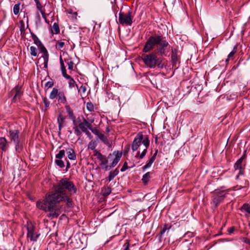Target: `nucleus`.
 I'll return each mask as SVG.
<instances>
[{
    "mask_svg": "<svg viewBox=\"0 0 250 250\" xmlns=\"http://www.w3.org/2000/svg\"><path fill=\"white\" fill-rule=\"evenodd\" d=\"M55 191L46 195L42 201L37 202L36 206L39 209L45 212L49 211V217L57 218L60 215L59 210L56 208V204L64 198H67V194L72 195L77 192V188L73 182L68 178L60 180L54 186Z\"/></svg>",
    "mask_w": 250,
    "mask_h": 250,
    "instance_id": "f257e3e1",
    "label": "nucleus"
},
{
    "mask_svg": "<svg viewBox=\"0 0 250 250\" xmlns=\"http://www.w3.org/2000/svg\"><path fill=\"white\" fill-rule=\"evenodd\" d=\"M169 48L170 45L166 37L157 35V55L167 56Z\"/></svg>",
    "mask_w": 250,
    "mask_h": 250,
    "instance_id": "f03ea898",
    "label": "nucleus"
},
{
    "mask_svg": "<svg viewBox=\"0 0 250 250\" xmlns=\"http://www.w3.org/2000/svg\"><path fill=\"white\" fill-rule=\"evenodd\" d=\"M226 190H215L212 193L210 204L214 208H216L222 203L227 195Z\"/></svg>",
    "mask_w": 250,
    "mask_h": 250,
    "instance_id": "7ed1b4c3",
    "label": "nucleus"
},
{
    "mask_svg": "<svg viewBox=\"0 0 250 250\" xmlns=\"http://www.w3.org/2000/svg\"><path fill=\"white\" fill-rule=\"evenodd\" d=\"M27 232V237L29 239L30 241L36 242L40 235V233L35 231V225L30 221L27 222L25 225Z\"/></svg>",
    "mask_w": 250,
    "mask_h": 250,
    "instance_id": "20e7f679",
    "label": "nucleus"
},
{
    "mask_svg": "<svg viewBox=\"0 0 250 250\" xmlns=\"http://www.w3.org/2000/svg\"><path fill=\"white\" fill-rule=\"evenodd\" d=\"M131 14V12L129 10L125 13L121 11L119 14V22L120 23L123 25H131L133 18Z\"/></svg>",
    "mask_w": 250,
    "mask_h": 250,
    "instance_id": "39448f33",
    "label": "nucleus"
},
{
    "mask_svg": "<svg viewBox=\"0 0 250 250\" xmlns=\"http://www.w3.org/2000/svg\"><path fill=\"white\" fill-rule=\"evenodd\" d=\"M142 59L145 64L150 67L154 68L156 65V54L153 53L152 54L142 55Z\"/></svg>",
    "mask_w": 250,
    "mask_h": 250,
    "instance_id": "423d86ee",
    "label": "nucleus"
},
{
    "mask_svg": "<svg viewBox=\"0 0 250 250\" xmlns=\"http://www.w3.org/2000/svg\"><path fill=\"white\" fill-rule=\"evenodd\" d=\"M144 139L142 133H139L137 134L132 144V149L133 151L137 150L138 147L140 146L141 143H143Z\"/></svg>",
    "mask_w": 250,
    "mask_h": 250,
    "instance_id": "0eeeda50",
    "label": "nucleus"
},
{
    "mask_svg": "<svg viewBox=\"0 0 250 250\" xmlns=\"http://www.w3.org/2000/svg\"><path fill=\"white\" fill-rule=\"evenodd\" d=\"M156 44V38L152 37L150 38L148 41L146 42L144 49L143 51L147 52L150 51L152 47Z\"/></svg>",
    "mask_w": 250,
    "mask_h": 250,
    "instance_id": "6e6552de",
    "label": "nucleus"
},
{
    "mask_svg": "<svg viewBox=\"0 0 250 250\" xmlns=\"http://www.w3.org/2000/svg\"><path fill=\"white\" fill-rule=\"evenodd\" d=\"M31 36L34 41V43L38 46L39 49H40L41 53L46 52L47 50L38 37L33 33H31Z\"/></svg>",
    "mask_w": 250,
    "mask_h": 250,
    "instance_id": "1a4fd4ad",
    "label": "nucleus"
},
{
    "mask_svg": "<svg viewBox=\"0 0 250 250\" xmlns=\"http://www.w3.org/2000/svg\"><path fill=\"white\" fill-rule=\"evenodd\" d=\"M19 131L17 129L9 130V137L11 141L14 142L15 144L20 143Z\"/></svg>",
    "mask_w": 250,
    "mask_h": 250,
    "instance_id": "9d476101",
    "label": "nucleus"
},
{
    "mask_svg": "<svg viewBox=\"0 0 250 250\" xmlns=\"http://www.w3.org/2000/svg\"><path fill=\"white\" fill-rule=\"evenodd\" d=\"M246 158V155L244 153L243 155L236 162L234 165V168L235 170H239V174H241V169L243 167V162Z\"/></svg>",
    "mask_w": 250,
    "mask_h": 250,
    "instance_id": "9b49d317",
    "label": "nucleus"
},
{
    "mask_svg": "<svg viewBox=\"0 0 250 250\" xmlns=\"http://www.w3.org/2000/svg\"><path fill=\"white\" fill-rule=\"evenodd\" d=\"M97 158L101 162V165L105 166L108 163V160L106 157L103 155L98 150H95V155Z\"/></svg>",
    "mask_w": 250,
    "mask_h": 250,
    "instance_id": "f8f14e48",
    "label": "nucleus"
},
{
    "mask_svg": "<svg viewBox=\"0 0 250 250\" xmlns=\"http://www.w3.org/2000/svg\"><path fill=\"white\" fill-rule=\"evenodd\" d=\"M171 57L172 62V65H176L179 60V57L178 56V52L176 49L172 48Z\"/></svg>",
    "mask_w": 250,
    "mask_h": 250,
    "instance_id": "ddd939ff",
    "label": "nucleus"
},
{
    "mask_svg": "<svg viewBox=\"0 0 250 250\" xmlns=\"http://www.w3.org/2000/svg\"><path fill=\"white\" fill-rule=\"evenodd\" d=\"M12 94H14V96L13 98V101L16 102L17 100L20 99L21 96V87L16 86L11 91Z\"/></svg>",
    "mask_w": 250,
    "mask_h": 250,
    "instance_id": "4468645a",
    "label": "nucleus"
},
{
    "mask_svg": "<svg viewBox=\"0 0 250 250\" xmlns=\"http://www.w3.org/2000/svg\"><path fill=\"white\" fill-rule=\"evenodd\" d=\"M143 144L144 146V148L142 153L140 155V158L141 159L143 158L145 156L146 152L147 147L149 146V141L147 137L145 138L144 139L143 141Z\"/></svg>",
    "mask_w": 250,
    "mask_h": 250,
    "instance_id": "2eb2a0df",
    "label": "nucleus"
},
{
    "mask_svg": "<svg viewBox=\"0 0 250 250\" xmlns=\"http://www.w3.org/2000/svg\"><path fill=\"white\" fill-rule=\"evenodd\" d=\"M113 154H115V158L114 159L112 163L111 164V165L110 166V167H114L118 164L122 155V153L119 152L118 151H114Z\"/></svg>",
    "mask_w": 250,
    "mask_h": 250,
    "instance_id": "dca6fc26",
    "label": "nucleus"
},
{
    "mask_svg": "<svg viewBox=\"0 0 250 250\" xmlns=\"http://www.w3.org/2000/svg\"><path fill=\"white\" fill-rule=\"evenodd\" d=\"M7 141L4 137L0 138V150L6 151L7 147Z\"/></svg>",
    "mask_w": 250,
    "mask_h": 250,
    "instance_id": "f3484780",
    "label": "nucleus"
},
{
    "mask_svg": "<svg viewBox=\"0 0 250 250\" xmlns=\"http://www.w3.org/2000/svg\"><path fill=\"white\" fill-rule=\"evenodd\" d=\"M66 152L69 159L74 160L76 159V154L72 148L70 147L66 148Z\"/></svg>",
    "mask_w": 250,
    "mask_h": 250,
    "instance_id": "a211bd4d",
    "label": "nucleus"
},
{
    "mask_svg": "<svg viewBox=\"0 0 250 250\" xmlns=\"http://www.w3.org/2000/svg\"><path fill=\"white\" fill-rule=\"evenodd\" d=\"M237 44H236L234 47H233V48L232 49V50L229 53V54L228 55V57H227V58L226 59V62L228 63H229V60H230V59H233V57L234 56V55L237 52Z\"/></svg>",
    "mask_w": 250,
    "mask_h": 250,
    "instance_id": "6ab92c4d",
    "label": "nucleus"
},
{
    "mask_svg": "<svg viewBox=\"0 0 250 250\" xmlns=\"http://www.w3.org/2000/svg\"><path fill=\"white\" fill-rule=\"evenodd\" d=\"M156 156V150L155 151V153H154L153 156L149 160V162L145 166H144V167L143 168V171H145L146 168L149 167L151 166L152 164L154 162V161L155 159Z\"/></svg>",
    "mask_w": 250,
    "mask_h": 250,
    "instance_id": "aec40b11",
    "label": "nucleus"
},
{
    "mask_svg": "<svg viewBox=\"0 0 250 250\" xmlns=\"http://www.w3.org/2000/svg\"><path fill=\"white\" fill-rule=\"evenodd\" d=\"M118 173L119 171L117 168H116L114 170L110 171L108 175L109 182H110L111 180H112L114 177L118 174Z\"/></svg>",
    "mask_w": 250,
    "mask_h": 250,
    "instance_id": "412c9836",
    "label": "nucleus"
},
{
    "mask_svg": "<svg viewBox=\"0 0 250 250\" xmlns=\"http://www.w3.org/2000/svg\"><path fill=\"white\" fill-rule=\"evenodd\" d=\"M42 53L43 54L42 57L43 58L44 60V67L47 68V63L49 60V55L47 51H46V52H43Z\"/></svg>",
    "mask_w": 250,
    "mask_h": 250,
    "instance_id": "4be33fe9",
    "label": "nucleus"
},
{
    "mask_svg": "<svg viewBox=\"0 0 250 250\" xmlns=\"http://www.w3.org/2000/svg\"><path fill=\"white\" fill-rule=\"evenodd\" d=\"M97 143L95 141H91L89 143L88 145V149L93 150L94 155H95V150H97L95 149Z\"/></svg>",
    "mask_w": 250,
    "mask_h": 250,
    "instance_id": "5701e85b",
    "label": "nucleus"
},
{
    "mask_svg": "<svg viewBox=\"0 0 250 250\" xmlns=\"http://www.w3.org/2000/svg\"><path fill=\"white\" fill-rule=\"evenodd\" d=\"M78 126L83 132L87 130L86 125V119L85 118H83V121L79 124Z\"/></svg>",
    "mask_w": 250,
    "mask_h": 250,
    "instance_id": "b1692460",
    "label": "nucleus"
},
{
    "mask_svg": "<svg viewBox=\"0 0 250 250\" xmlns=\"http://www.w3.org/2000/svg\"><path fill=\"white\" fill-rule=\"evenodd\" d=\"M51 32L53 34H57L60 32V28L57 23H54L51 29Z\"/></svg>",
    "mask_w": 250,
    "mask_h": 250,
    "instance_id": "393cba45",
    "label": "nucleus"
},
{
    "mask_svg": "<svg viewBox=\"0 0 250 250\" xmlns=\"http://www.w3.org/2000/svg\"><path fill=\"white\" fill-rule=\"evenodd\" d=\"M69 80L68 81V84H69V87L70 88H72L74 87L75 86L77 87V89H78V86L76 83V82L74 81V80L71 77H70V78H67Z\"/></svg>",
    "mask_w": 250,
    "mask_h": 250,
    "instance_id": "a878e982",
    "label": "nucleus"
},
{
    "mask_svg": "<svg viewBox=\"0 0 250 250\" xmlns=\"http://www.w3.org/2000/svg\"><path fill=\"white\" fill-rule=\"evenodd\" d=\"M58 90L56 88H53L50 94L49 98L51 99H54L58 96Z\"/></svg>",
    "mask_w": 250,
    "mask_h": 250,
    "instance_id": "bb28decb",
    "label": "nucleus"
},
{
    "mask_svg": "<svg viewBox=\"0 0 250 250\" xmlns=\"http://www.w3.org/2000/svg\"><path fill=\"white\" fill-rule=\"evenodd\" d=\"M57 121L59 125V130H61L62 125L64 123V118L61 114H60L58 117Z\"/></svg>",
    "mask_w": 250,
    "mask_h": 250,
    "instance_id": "cd10ccee",
    "label": "nucleus"
},
{
    "mask_svg": "<svg viewBox=\"0 0 250 250\" xmlns=\"http://www.w3.org/2000/svg\"><path fill=\"white\" fill-rule=\"evenodd\" d=\"M58 101L64 104L66 101V99L64 94L62 92H60L58 94Z\"/></svg>",
    "mask_w": 250,
    "mask_h": 250,
    "instance_id": "c85d7f7f",
    "label": "nucleus"
},
{
    "mask_svg": "<svg viewBox=\"0 0 250 250\" xmlns=\"http://www.w3.org/2000/svg\"><path fill=\"white\" fill-rule=\"evenodd\" d=\"M98 137L104 144L106 145L109 144V141L107 138L104 134L101 133L98 136Z\"/></svg>",
    "mask_w": 250,
    "mask_h": 250,
    "instance_id": "c756f323",
    "label": "nucleus"
},
{
    "mask_svg": "<svg viewBox=\"0 0 250 250\" xmlns=\"http://www.w3.org/2000/svg\"><path fill=\"white\" fill-rule=\"evenodd\" d=\"M150 178V176L149 172H148L146 173V174H145L143 175V178H142V181H143V183L145 185H146L147 183Z\"/></svg>",
    "mask_w": 250,
    "mask_h": 250,
    "instance_id": "7c9ffc66",
    "label": "nucleus"
},
{
    "mask_svg": "<svg viewBox=\"0 0 250 250\" xmlns=\"http://www.w3.org/2000/svg\"><path fill=\"white\" fill-rule=\"evenodd\" d=\"M30 55L33 57H36L38 55V50L36 47L31 46L30 47Z\"/></svg>",
    "mask_w": 250,
    "mask_h": 250,
    "instance_id": "2f4dec72",
    "label": "nucleus"
},
{
    "mask_svg": "<svg viewBox=\"0 0 250 250\" xmlns=\"http://www.w3.org/2000/svg\"><path fill=\"white\" fill-rule=\"evenodd\" d=\"M166 61L165 59L159 60V59H157V67L162 68L166 65Z\"/></svg>",
    "mask_w": 250,
    "mask_h": 250,
    "instance_id": "473e14b6",
    "label": "nucleus"
},
{
    "mask_svg": "<svg viewBox=\"0 0 250 250\" xmlns=\"http://www.w3.org/2000/svg\"><path fill=\"white\" fill-rule=\"evenodd\" d=\"M20 3H17L14 5L13 7V13L15 15H18L19 13L20 9Z\"/></svg>",
    "mask_w": 250,
    "mask_h": 250,
    "instance_id": "72a5a7b5",
    "label": "nucleus"
},
{
    "mask_svg": "<svg viewBox=\"0 0 250 250\" xmlns=\"http://www.w3.org/2000/svg\"><path fill=\"white\" fill-rule=\"evenodd\" d=\"M56 164L60 168H63L64 167V163L63 161L57 159L55 160Z\"/></svg>",
    "mask_w": 250,
    "mask_h": 250,
    "instance_id": "f704fd0d",
    "label": "nucleus"
},
{
    "mask_svg": "<svg viewBox=\"0 0 250 250\" xmlns=\"http://www.w3.org/2000/svg\"><path fill=\"white\" fill-rule=\"evenodd\" d=\"M86 108L89 111L92 112L94 110V106L91 102H88L86 104Z\"/></svg>",
    "mask_w": 250,
    "mask_h": 250,
    "instance_id": "c9c22d12",
    "label": "nucleus"
},
{
    "mask_svg": "<svg viewBox=\"0 0 250 250\" xmlns=\"http://www.w3.org/2000/svg\"><path fill=\"white\" fill-rule=\"evenodd\" d=\"M65 154L64 150H61L59 153L56 155V158L57 159H61L63 157Z\"/></svg>",
    "mask_w": 250,
    "mask_h": 250,
    "instance_id": "e433bc0d",
    "label": "nucleus"
},
{
    "mask_svg": "<svg viewBox=\"0 0 250 250\" xmlns=\"http://www.w3.org/2000/svg\"><path fill=\"white\" fill-rule=\"evenodd\" d=\"M64 62H66L68 65V69L73 70L74 63L72 61L64 59Z\"/></svg>",
    "mask_w": 250,
    "mask_h": 250,
    "instance_id": "4c0bfd02",
    "label": "nucleus"
},
{
    "mask_svg": "<svg viewBox=\"0 0 250 250\" xmlns=\"http://www.w3.org/2000/svg\"><path fill=\"white\" fill-rule=\"evenodd\" d=\"M242 209L244 210L249 214H250V205L245 204L242 207Z\"/></svg>",
    "mask_w": 250,
    "mask_h": 250,
    "instance_id": "58836bf2",
    "label": "nucleus"
},
{
    "mask_svg": "<svg viewBox=\"0 0 250 250\" xmlns=\"http://www.w3.org/2000/svg\"><path fill=\"white\" fill-rule=\"evenodd\" d=\"M61 70H62V75L65 78H66V79L70 78V76L66 74V71L65 68H62Z\"/></svg>",
    "mask_w": 250,
    "mask_h": 250,
    "instance_id": "ea45409f",
    "label": "nucleus"
},
{
    "mask_svg": "<svg viewBox=\"0 0 250 250\" xmlns=\"http://www.w3.org/2000/svg\"><path fill=\"white\" fill-rule=\"evenodd\" d=\"M54 85V83L53 81H49L47 82L45 84V87H46L47 89L52 87Z\"/></svg>",
    "mask_w": 250,
    "mask_h": 250,
    "instance_id": "a19ab883",
    "label": "nucleus"
},
{
    "mask_svg": "<svg viewBox=\"0 0 250 250\" xmlns=\"http://www.w3.org/2000/svg\"><path fill=\"white\" fill-rule=\"evenodd\" d=\"M74 133L77 136H80L82 134L81 131L80 130L79 127H74Z\"/></svg>",
    "mask_w": 250,
    "mask_h": 250,
    "instance_id": "79ce46f5",
    "label": "nucleus"
},
{
    "mask_svg": "<svg viewBox=\"0 0 250 250\" xmlns=\"http://www.w3.org/2000/svg\"><path fill=\"white\" fill-rule=\"evenodd\" d=\"M42 15V17L43 18V19L45 21L48 23L49 22L47 21V17H46V14H45V10L44 11H41L40 12Z\"/></svg>",
    "mask_w": 250,
    "mask_h": 250,
    "instance_id": "37998d69",
    "label": "nucleus"
},
{
    "mask_svg": "<svg viewBox=\"0 0 250 250\" xmlns=\"http://www.w3.org/2000/svg\"><path fill=\"white\" fill-rule=\"evenodd\" d=\"M241 240H242V242L250 245V240L249 238L247 237H242L241 238Z\"/></svg>",
    "mask_w": 250,
    "mask_h": 250,
    "instance_id": "c03bdc74",
    "label": "nucleus"
},
{
    "mask_svg": "<svg viewBox=\"0 0 250 250\" xmlns=\"http://www.w3.org/2000/svg\"><path fill=\"white\" fill-rule=\"evenodd\" d=\"M43 103L46 108H48L49 106L50 102L46 98L43 99Z\"/></svg>",
    "mask_w": 250,
    "mask_h": 250,
    "instance_id": "a18cd8bd",
    "label": "nucleus"
},
{
    "mask_svg": "<svg viewBox=\"0 0 250 250\" xmlns=\"http://www.w3.org/2000/svg\"><path fill=\"white\" fill-rule=\"evenodd\" d=\"M168 229V228L165 226L160 233V239L161 238L162 235L165 232V231Z\"/></svg>",
    "mask_w": 250,
    "mask_h": 250,
    "instance_id": "49530a36",
    "label": "nucleus"
},
{
    "mask_svg": "<svg viewBox=\"0 0 250 250\" xmlns=\"http://www.w3.org/2000/svg\"><path fill=\"white\" fill-rule=\"evenodd\" d=\"M64 45V42H58L56 44V46L58 47L59 48H62Z\"/></svg>",
    "mask_w": 250,
    "mask_h": 250,
    "instance_id": "de8ad7c7",
    "label": "nucleus"
},
{
    "mask_svg": "<svg viewBox=\"0 0 250 250\" xmlns=\"http://www.w3.org/2000/svg\"><path fill=\"white\" fill-rule=\"evenodd\" d=\"M111 188H107V189H105V191L104 192V196H107L111 193Z\"/></svg>",
    "mask_w": 250,
    "mask_h": 250,
    "instance_id": "09e8293b",
    "label": "nucleus"
},
{
    "mask_svg": "<svg viewBox=\"0 0 250 250\" xmlns=\"http://www.w3.org/2000/svg\"><path fill=\"white\" fill-rule=\"evenodd\" d=\"M128 168V166H127V162H125L124 164V165L123 166V167H122L121 169V171L122 172H123V171H125V170H126Z\"/></svg>",
    "mask_w": 250,
    "mask_h": 250,
    "instance_id": "8fccbe9b",
    "label": "nucleus"
},
{
    "mask_svg": "<svg viewBox=\"0 0 250 250\" xmlns=\"http://www.w3.org/2000/svg\"><path fill=\"white\" fill-rule=\"evenodd\" d=\"M60 64H61V69L63 68H65V65L64 63V62H63L61 56L60 57Z\"/></svg>",
    "mask_w": 250,
    "mask_h": 250,
    "instance_id": "3c124183",
    "label": "nucleus"
},
{
    "mask_svg": "<svg viewBox=\"0 0 250 250\" xmlns=\"http://www.w3.org/2000/svg\"><path fill=\"white\" fill-rule=\"evenodd\" d=\"M62 201H67V203H70L72 201L71 199L67 196V198H64L63 199H62L58 202V203L62 202Z\"/></svg>",
    "mask_w": 250,
    "mask_h": 250,
    "instance_id": "603ef678",
    "label": "nucleus"
},
{
    "mask_svg": "<svg viewBox=\"0 0 250 250\" xmlns=\"http://www.w3.org/2000/svg\"><path fill=\"white\" fill-rule=\"evenodd\" d=\"M78 89L79 92H80V91H82L83 93H84L86 91V87L84 85H82L80 87V89L78 88Z\"/></svg>",
    "mask_w": 250,
    "mask_h": 250,
    "instance_id": "864d4df0",
    "label": "nucleus"
},
{
    "mask_svg": "<svg viewBox=\"0 0 250 250\" xmlns=\"http://www.w3.org/2000/svg\"><path fill=\"white\" fill-rule=\"evenodd\" d=\"M86 129H89L91 131L94 128L92 127V125L90 123H89L86 120Z\"/></svg>",
    "mask_w": 250,
    "mask_h": 250,
    "instance_id": "5fc2aeb1",
    "label": "nucleus"
},
{
    "mask_svg": "<svg viewBox=\"0 0 250 250\" xmlns=\"http://www.w3.org/2000/svg\"><path fill=\"white\" fill-rule=\"evenodd\" d=\"M86 129H89L91 131L94 128L92 127V125L90 123H89L86 120Z\"/></svg>",
    "mask_w": 250,
    "mask_h": 250,
    "instance_id": "6e6d98bb",
    "label": "nucleus"
},
{
    "mask_svg": "<svg viewBox=\"0 0 250 250\" xmlns=\"http://www.w3.org/2000/svg\"><path fill=\"white\" fill-rule=\"evenodd\" d=\"M92 132L93 133H94V134H95L97 136H99V134H100V132H99V131L96 128H94L92 130H91Z\"/></svg>",
    "mask_w": 250,
    "mask_h": 250,
    "instance_id": "4d7b16f0",
    "label": "nucleus"
},
{
    "mask_svg": "<svg viewBox=\"0 0 250 250\" xmlns=\"http://www.w3.org/2000/svg\"><path fill=\"white\" fill-rule=\"evenodd\" d=\"M15 144H16V146H15L16 150L18 152L20 153L21 150V147L20 146L19 143Z\"/></svg>",
    "mask_w": 250,
    "mask_h": 250,
    "instance_id": "13d9d810",
    "label": "nucleus"
},
{
    "mask_svg": "<svg viewBox=\"0 0 250 250\" xmlns=\"http://www.w3.org/2000/svg\"><path fill=\"white\" fill-rule=\"evenodd\" d=\"M68 115L71 119H74L76 118L73 111L68 113Z\"/></svg>",
    "mask_w": 250,
    "mask_h": 250,
    "instance_id": "bf43d9fd",
    "label": "nucleus"
},
{
    "mask_svg": "<svg viewBox=\"0 0 250 250\" xmlns=\"http://www.w3.org/2000/svg\"><path fill=\"white\" fill-rule=\"evenodd\" d=\"M125 248L124 249V250H131L129 248V242L128 241V240L126 241V242L125 244Z\"/></svg>",
    "mask_w": 250,
    "mask_h": 250,
    "instance_id": "052dcab7",
    "label": "nucleus"
},
{
    "mask_svg": "<svg viewBox=\"0 0 250 250\" xmlns=\"http://www.w3.org/2000/svg\"><path fill=\"white\" fill-rule=\"evenodd\" d=\"M83 132L85 133V134L89 139H91L92 138V136L91 135L90 132L88 131V129Z\"/></svg>",
    "mask_w": 250,
    "mask_h": 250,
    "instance_id": "680f3d73",
    "label": "nucleus"
},
{
    "mask_svg": "<svg viewBox=\"0 0 250 250\" xmlns=\"http://www.w3.org/2000/svg\"><path fill=\"white\" fill-rule=\"evenodd\" d=\"M65 108L67 113H69V112L73 111L69 105L66 106Z\"/></svg>",
    "mask_w": 250,
    "mask_h": 250,
    "instance_id": "e2e57ef3",
    "label": "nucleus"
},
{
    "mask_svg": "<svg viewBox=\"0 0 250 250\" xmlns=\"http://www.w3.org/2000/svg\"><path fill=\"white\" fill-rule=\"evenodd\" d=\"M234 230V227H230L228 229V232L229 233H232L233 232Z\"/></svg>",
    "mask_w": 250,
    "mask_h": 250,
    "instance_id": "0e129e2a",
    "label": "nucleus"
},
{
    "mask_svg": "<svg viewBox=\"0 0 250 250\" xmlns=\"http://www.w3.org/2000/svg\"><path fill=\"white\" fill-rule=\"evenodd\" d=\"M73 121V124L74 125V127H79L77 124L76 123V118L74 119H71Z\"/></svg>",
    "mask_w": 250,
    "mask_h": 250,
    "instance_id": "69168bd1",
    "label": "nucleus"
},
{
    "mask_svg": "<svg viewBox=\"0 0 250 250\" xmlns=\"http://www.w3.org/2000/svg\"><path fill=\"white\" fill-rule=\"evenodd\" d=\"M72 14H73V17L76 19L77 16V12H73Z\"/></svg>",
    "mask_w": 250,
    "mask_h": 250,
    "instance_id": "338daca9",
    "label": "nucleus"
},
{
    "mask_svg": "<svg viewBox=\"0 0 250 250\" xmlns=\"http://www.w3.org/2000/svg\"><path fill=\"white\" fill-rule=\"evenodd\" d=\"M68 13L69 14H72L73 10L72 9H69V10H68Z\"/></svg>",
    "mask_w": 250,
    "mask_h": 250,
    "instance_id": "774afa93",
    "label": "nucleus"
}]
</instances>
